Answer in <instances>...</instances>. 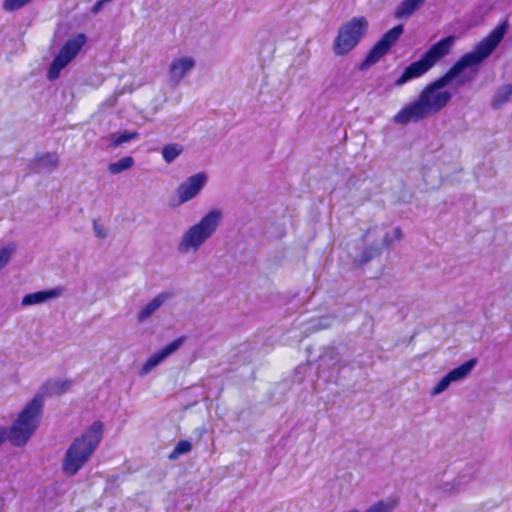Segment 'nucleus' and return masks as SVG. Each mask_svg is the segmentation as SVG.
Returning <instances> with one entry per match:
<instances>
[{
	"mask_svg": "<svg viewBox=\"0 0 512 512\" xmlns=\"http://www.w3.org/2000/svg\"><path fill=\"white\" fill-rule=\"evenodd\" d=\"M58 289H50L29 293L22 298L21 304L23 306H30L43 303L49 299L55 298L59 295Z\"/></svg>",
	"mask_w": 512,
	"mask_h": 512,
	"instance_id": "4468645a",
	"label": "nucleus"
},
{
	"mask_svg": "<svg viewBox=\"0 0 512 512\" xmlns=\"http://www.w3.org/2000/svg\"><path fill=\"white\" fill-rule=\"evenodd\" d=\"M10 256H11L10 249H8V248L0 249V269L8 263Z\"/></svg>",
	"mask_w": 512,
	"mask_h": 512,
	"instance_id": "cd10ccee",
	"label": "nucleus"
},
{
	"mask_svg": "<svg viewBox=\"0 0 512 512\" xmlns=\"http://www.w3.org/2000/svg\"><path fill=\"white\" fill-rule=\"evenodd\" d=\"M103 429V423L95 421L71 443L62 462L67 476H74L88 462L102 440Z\"/></svg>",
	"mask_w": 512,
	"mask_h": 512,
	"instance_id": "f03ea898",
	"label": "nucleus"
},
{
	"mask_svg": "<svg viewBox=\"0 0 512 512\" xmlns=\"http://www.w3.org/2000/svg\"><path fill=\"white\" fill-rule=\"evenodd\" d=\"M183 151V147L180 144H167L162 149L163 159L167 163L174 161Z\"/></svg>",
	"mask_w": 512,
	"mask_h": 512,
	"instance_id": "aec40b11",
	"label": "nucleus"
},
{
	"mask_svg": "<svg viewBox=\"0 0 512 512\" xmlns=\"http://www.w3.org/2000/svg\"><path fill=\"white\" fill-rule=\"evenodd\" d=\"M378 253H379V249H377V248L368 249V254L364 257L363 262L369 261Z\"/></svg>",
	"mask_w": 512,
	"mask_h": 512,
	"instance_id": "7c9ffc66",
	"label": "nucleus"
},
{
	"mask_svg": "<svg viewBox=\"0 0 512 512\" xmlns=\"http://www.w3.org/2000/svg\"><path fill=\"white\" fill-rule=\"evenodd\" d=\"M404 31L402 24H398L388 30L379 41L370 49L365 59L360 64V70H366L385 56Z\"/></svg>",
	"mask_w": 512,
	"mask_h": 512,
	"instance_id": "6e6552de",
	"label": "nucleus"
},
{
	"mask_svg": "<svg viewBox=\"0 0 512 512\" xmlns=\"http://www.w3.org/2000/svg\"><path fill=\"white\" fill-rule=\"evenodd\" d=\"M507 29L504 22L494 28L485 38L476 44L473 51L463 54L453 67L460 74L465 68L475 66L486 59L502 41Z\"/></svg>",
	"mask_w": 512,
	"mask_h": 512,
	"instance_id": "39448f33",
	"label": "nucleus"
},
{
	"mask_svg": "<svg viewBox=\"0 0 512 512\" xmlns=\"http://www.w3.org/2000/svg\"><path fill=\"white\" fill-rule=\"evenodd\" d=\"M94 231H95V234L99 237V238H104L106 237V233L104 231H102V229L100 228V226L98 225L97 221H94Z\"/></svg>",
	"mask_w": 512,
	"mask_h": 512,
	"instance_id": "2f4dec72",
	"label": "nucleus"
},
{
	"mask_svg": "<svg viewBox=\"0 0 512 512\" xmlns=\"http://www.w3.org/2000/svg\"><path fill=\"white\" fill-rule=\"evenodd\" d=\"M44 158L49 162L51 163L52 167H55L58 163V157L56 154H50V153H47L44 155Z\"/></svg>",
	"mask_w": 512,
	"mask_h": 512,
	"instance_id": "c756f323",
	"label": "nucleus"
},
{
	"mask_svg": "<svg viewBox=\"0 0 512 512\" xmlns=\"http://www.w3.org/2000/svg\"><path fill=\"white\" fill-rule=\"evenodd\" d=\"M207 177L200 172L190 176L185 182L179 185L177 189L179 202L184 203L194 198L206 183Z\"/></svg>",
	"mask_w": 512,
	"mask_h": 512,
	"instance_id": "1a4fd4ad",
	"label": "nucleus"
},
{
	"mask_svg": "<svg viewBox=\"0 0 512 512\" xmlns=\"http://www.w3.org/2000/svg\"><path fill=\"white\" fill-rule=\"evenodd\" d=\"M134 163V160L131 156H126L119 159L117 162H114L109 165V171L112 174H119L126 169H129Z\"/></svg>",
	"mask_w": 512,
	"mask_h": 512,
	"instance_id": "412c9836",
	"label": "nucleus"
},
{
	"mask_svg": "<svg viewBox=\"0 0 512 512\" xmlns=\"http://www.w3.org/2000/svg\"><path fill=\"white\" fill-rule=\"evenodd\" d=\"M67 66L60 57H55L48 70V78L54 80L59 77L60 71Z\"/></svg>",
	"mask_w": 512,
	"mask_h": 512,
	"instance_id": "5701e85b",
	"label": "nucleus"
},
{
	"mask_svg": "<svg viewBox=\"0 0 512 512\" xmlns=\"http://www.w3.org/2000/svg\"><path fill=\"white\" fill-rule=\"evenodd\" d=\"M139 134L136 131H124L120 134H114L111 138V145L114 147L120 146L130 140L138 138Z\"/></svg>",
	"mask_w": 512,
	"mask_h": 512,
	"instance_id": "4be33fe9",
	"label": "nucleus"
},
{
	"mask_svg": "<svg viewBox=\"0 0 512 512\" xmlns=\"http://www.w3.org/2000/svg\"><path fill=\"white\" fill-rule=\"evenodd\" d=\"M6 436L7 434L5 429H0V445L5 441Z\"/></svg>",
	"mask_w": 512,
	"mask_h": 512,
	"instance_id": "473e14b6",
	"label": "nucleus"
},
{
	"mask_svg": "<svg viewBox=\"0 0 512 512\" xmlns=\"http://www.w3.org/2000/svg\"><path fill=\"white\" fill-rule=\"evenodd\" d=\"M172 296V293L169 292H163L159 295H157L155 298H153L147 305H145L142 310L139 313V320L143 321L146 318H148L150 315H152L153 312H155L164 301H166L168 298Z\"/></svg>",
	"mask_w": 512,
	"mask_h": 512,
	"instance_id": "2eb2a0df",
	"label": "nucleus"
},
{
	"mask_svg": "<svg viewBox=\"0 0 512 512\" xmlns=\"http://www.w3.org/2000/svg\"><path fill=\"white\" fill-rule=\"evenodd\" d=\"M194 64L195 62L191 57L174 60L171 63L169 70L171 78L178 82L194 66Z\"/></svg>",
	"mask_w": 512,
	"mask_h": 512,
	"instance_id": "ddd939ff",
	"label": "nucleus"
},
{
	"mask_svg": "<svg viewBox=\"0 0 512 512\" xmlns=\"http://www.w3.org/2000/svg\"><path fill=\"white\" fill-rule=\"evenodd\" d=\"M451 382H453V380L450 377L449 373H447L433 388V394L441 393L450 385Z\"/></svg>",
	"mask_w": 512,
	"mask_h": 512,
	"instance_id": "bb28decb",
	"label": "nucleus"
},
{
	"mask_svg": "<svg viewBox=\"0 0 512 512\" xmlns=\"http://www.w3.org/2000/svg\"><path fill=\"white\" fill-rule=\"evenodd\" d=\"M44 407L43 395H36L19 413L8 434L14 446L25 445L38 428Z\"/></svg>",
	"mask_w": 512,
	"mask_h": 512,
	"instance_id": "7ed1b4c3",
	"label": "nucleus"
},
{
	"mask_svg": "<svg viewBox=\"0 0 512 512\" xmlns=\"http://www.w3.org/2000/svg\"><path fill=\"white\" fill-rule=\"evenodd\" d=\"M512 96V84H507L499 89L493 97V107L499 108L505 104Z\"/></svg>",
	"mask_w": 512,
	"mask_h": 512,
	"instance_id": "6ab92c4d",
	"label": "nucleus"
},
{
	"mask_svg": "<svg viewBox=\"0 0 512 512\" xmlns=\"http://www.w3.org/2000/svg\"><path fill=\"white\" fill-rule=\"evenodd\" d=\"M476 363L477 360L475 358L469 359L468 361L462 363L461 365L452 369L448 373L453 381L463 379L475 367Z\"/></svg>",
	"mask_w": 512,
	"mask_h": 512,
	"instance_id": "a211bd4d",
	"label": "nucleus"
},
{
	"mask_svg": "<svg viewBox=\"0 0 512 512\" xmlns=\"http://www.w3.org/2000/svg\"><path fill=\"white\" fill-rule=\"evenodd\" d=\"M110 0H97L96 3L92 6L91 12L93 14H97L105 5V3L109 2Z\"/></svg>",
	"mask_w": 512,
	"mask_h": 512,
	"instance_id": "c85d7f7f",
	"label": "nucleus"
},
{
	"mask_svg": "<svg viewBox=\"0 0 512 512\" xmlns=\"http://www.w3.org/2000/svg\"><path fill=\"white\" fill-rule=\"evenodd\" d=\"M368 22L365 17H355L344 23L334 40L333 50L336 55L350 52L366 34Z\"/></svg>",
	"mask_w": 512,
	"mask_h": 512,
	"instance_id": "423d86ee",
	"label": "nucleus"
},
{
	"mask_svg": "<svg viewBox=\"0 0 512 512\" xmlns=\"http://www.w3.org/2000/svg\"><path fill=\"white\" fill-rule=\"evenodd\" d=\"M182 342L183 338H177L160 351L151 355L143 366L144 373L150 371L152 368L157 366L161 361H163L168 355L176 351L180 347Z\"/></svg>",
	"mask_w": 512,
	"mask_h": 512,
	"instance_id": "f8f14e48",
	"label": "nucleus"
},
{
	"mask_svg": "<svg viewBox=\"0 0 512 512\" xmlns=\"http://www.w3.org/2000/svg\"><path fill=\"white\" fill-rule=\"evenodd\" d=\"M455 42L454 36H447L434 43L422 57L405 68L395 81L396 86H402L407 81L418 78L428 72L439 60L449 54Z\"/></svg>",
	"mask_w": 512,
	"mask_h": 512,
	"instance_id": "20e7f679",
	"label": "nucleus"
},
{
	"mask_svg": "<svg viewBox=\"0 0 512 512\" xmlns=\"http://www.w3.org/2000/svg\"><path fill=\"white\" fill-rule=\"evenodd\" d=\"M192 444L187 440H180L174 447L172 453L169 455V459H176L179 455L190 452Z\"/></svg>",
	"mask_w": 512,
	"mask_h": 512,
	"instance_id": "b1692460",
	"label": "nucleus"
},
{
	"mask_svg": "<svg viewBox=\"0 0 512 512\" xmlns=\"http://www.w3.org/2000/svg\"><path fill=\"white\" fill-rule=\"evenodd\" d=\"M459 73L453 65L448 71L422 89L418 98L405 105L393 116V122L406 125L410 122H418L430 115L440 112L451 100L452 94L447 90H441Z\"/></svg>",
	"mask_w": 512,
	"mask_h": 512,
	"instance_id": "f257e3e1",
	"label": "nucleus"
},
{
	"mask_svg": "<svg viewBox=\"0 0 512 512\" xmlns=\"http://www.w3.org/2000/svg\"><path fill=\"white\" fill-rule=\"evenodd\" d=\"M86 41L87 38L85 34H76L65 42L55 57H60L61 60L68 65L76 57Z\"/></svg>",
	"mask_w": 512,
	"mask_h": 512,
	"instance_id": "9d476101",
	"label": "nucleus"
},
{
	"mask_svg": "<svg viewBox=\"0 0 512 512\" xmlns=\"http://www.w3.org/2000/svg\"><path fill=\"white\" fill-rule=\"evenodd\" d=\"M32 0H4L3 9L5 11H16L27 5Z\"/></svg>",
	"mask_w": 512,
	"mask_h": 512,
	"instance_id": "393cba45",
	"label": "nucleus"
},
{
	"mask_svg": "<svg viewBox=\"0 0 512 512\" xmlns=\"http://www.w3.org/2000/svg\"><path fill=\"white\" fill-rule=\"evenodd\" d=\"M86 41L87 38L85 34H76L65 42L55 57H60L61 60L68 65L76 57Z\"/></svg>",
	"mask_w": 512,
	"mask_h": 512,
	"instance_id": "9b49d317",
	"label": "nucleus"
},
{
	"mask_svg": "<svg viewBox=\"0 0 512 512\" xmlns=\"http://www.w3.org/2000/svg\"><path fill=\"white\" fill-rule=\"evenodd\" d=\"M424 2V0H404L395 10L396 18H407L412 15Z\"/></svg>",
	"mask_w": 512,
	"mask_h": 512,
	"instance_id": "dca6fc26",
	"label": "nucleus"
},
{
	"mask_svg": "<svg viewBox=\"0 0 512 512\" xmlns=\"http://www.w3.org/2000/svg\"><path fill=\"white\" fill-rule=\"evenodd\" d=\"M395 232H396L397 236L399 237V236H400V233H401L400 229H399V228H397V229L395 230Z\"/></svg>",
	"mask_w": 512,
	"mask_h": 512,
	"instance_id": "72a5a7b5",
	"label": "nucleus"
},
{
	"mask_svg": "<svg viewBox=\"0 0 512 512\" xmlns=\"http://www.w3.org/2000/svg\"><path fill=\"white\" fill-rule=\"evenodd\" d=\"M393 504L386 503L384 501H379L370 507L366 512H391L393 509ZM349 512H357L356 510H351Z\"/></svg>",
	"mask_w": 512,
	"mask_h": 512,
	"instance_id": "a878e982",
	"label": "nucleus"
},
{
	"mask_svg": "<svg viewBox=\"0 0 512 512\" xmlns=\"http://www.w3.org/2000/svg\"><path fill=\"white\" fill-rule=\"evenodd\" d=\"M220 219L221 213L218 210L210 211L199 223L189 228L183 237L182 245L199 248L215 232Z\"/></svg>",
	"mask_w": 512,
	"mask_h": 512,
	"instance_id": "0eeeda50",
	"label": "nucleus"
},
{
	"mask_svg": "<svg viewBox=\"0 0 512 512\" xmlns=\"http://www.w3.org/2000/svg\"><path fill=\"white\" fill-rule=\"evenodd\" d=\"M73 381L70 379L65 380H50L45 385L46 393L49 395H62L72 387Z\"/></svg>",
	"mask_w": 512,
	"mask_h": 512,
	"instance_id": "f3484780",
	"label": "nucleus"
}]
</instances>
